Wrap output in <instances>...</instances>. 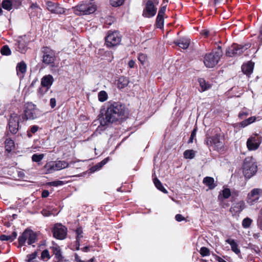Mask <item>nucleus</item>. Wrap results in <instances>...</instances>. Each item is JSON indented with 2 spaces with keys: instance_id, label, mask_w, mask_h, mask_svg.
I'll list each match as a JSON object with an SVG mask.
<instances>
[{
  "instance_id": "nucleus-1",
  "label": "nucleus",
  "mask_w": 262,
  "mask_h": 262,
  "mask_svg": "<svg viewBox=\"0 0 262 262\" xmlns=\"http://www.w3.org/2000/svg\"><path fill=\"white\" fill-rule=\"evenodd\" d=\"M127 115L125 106L119 102H109L104 114L100 119V125H108L116 122L122 121Z\"/></svg>"
},
{
  "instance_id": "nucleus-2",
  "label": "nucleus",
  "mask_w": 262,
  "mask_h": 262,
  "mask_svg": "<svg viewBox=\"0 0 262 262\" xmlns=\"http://www.w3.org/2000/svg\"><path fill=\"white\" fill-rule=\"evenodd\" d=\"M77 15H88L94 13L96 10V6L91 3H82L71 9Z\"/></svg>"
},
{
  "instance_id": "nucleus-3",
  "label": "nucleus",
  "mask_w": 262,
  "mask_h": 262,
  "mask_svg": "<svg viewBox=\"0 0 262 262\" xmlns=\"http://www.w3.org/2000/svg\"><path fill=\"white\" fill-rule=\"evenodd\" d=\"M206 143L207 146L219 152L224 150L225 143L219 134L206 138Z\"/></svg>"
},
{
  "instance_id": "nucleus-4",
  "label": "nucleus",
  "mask_w": 262,
  "mask_h": 262,
  "mask_svg": "<svg viewBox=\"0 0 262 262\" xmlns=\"http://www.w3.org/2000/svg\"><path fill=\"white\" fill-rule=\"evenodd\" d=\"M257 170L256 162L252 157H247L245 159L243 165V173L246 178L250 179L254 175Z\"/></svg>"
},
{
  "instance_id": "nucleus-5",
  "label": "nucleus",
  "mask_w": 262,
  "mask_h": 262,
  "mask_svg": "<svg viewBox=\"0 0 262 262\" xmlns=\"http://www.w3.org/2000/svg\"><path fill=\"white\" fill-rule=\"evenodd\" d=\"M18 241V247L25 246L26 242L31 245L37 241V235L32 230L26 229L19 236Z\"/></svg>"
},
{
  "instance_id": "nucleus-6",
  "label": "nucleus",
  "mask_w": 262,
  "mask_h": 262,
  "mask_svg": "<svg viewBox=\"0 0 262 262\" xmlns=\"http://www.w3.org/2000/svg\"><path fill=\"white\" fill-rule=\"evenodd\" d=\"M222 55L221 48L219 47L217 51L206 54L204 57V63L205 66L209 68L214 67L218 63L220 57Z\"/></svg>"
},
{
  "instance_id": "nucleus-7",
  "label": "nucleus",
  "mask_w": 262,
  "mask_h": 262,
  "mask_svg": "<svg viewBox=\"0 0 262 262\" xmlns=\"http://www.w3.org/2000/svg\"><path fill=\"white\" fill-rule=\"evenodd\" d=\"M250 47L249 44H246L245 45H240L236 43H233L231 47H229L226 52L227 56L232 57L241 55L245 51L248 49Z\"/></svg>"
},
{
  "instance_id": "nucleus-8",
  "label": "nucleus",
  "mask_w": 262,
  "mask_h": 262,
  "mask_svg": "<svg viewBox=\"0 0 262 262\" xmlns=\"http://www.w3.org/2000/svg\"><path fill=\"white\" fill-rule=\"evenodd\" d=\"M24 115L27 120L34 119L39 116V110L36 108V105L32 102H28L25 104Z\"/></svg>"
},
{
  "instance_id": "nucleus-9",
  "label": "nucleus",
  "mask_w": 262,
  "mask_h": 262,
  "mask_svg": "<svg viewBox=\"0 0 262 262\" xmlns=\"http://www.w3.org/2000/svg\"><path fill=\"white\" fill-rule=\"evenodd\" d=\"M20 116L16 113L11 114L8 120V134H16L19 129V121Z\"/></svg>"
},
{
  "instance_id": "nucleus-10",
  "label": "nucleus",
  "mask_w": 262,
  "mask_h": 262,
  "mask_svg": "<svg viewBox=\"0 0 262 262\" xmlns=\"http://www.w3.org/2000/svg\"><path fill=\"white\" fill-rule=\"evenodd\" d=\"M69 164L66 161H58L55 162L48 163L45 166L47 173H50L53 171L59 170L68 167Z\"/></svg>"
},
{
  "instance_id": "nucleus-11",
  "label": "nucleus",
  "mask_w": 262,
  "mask_h": 262,
  "mask_svg": "<svg viewBox=\"0 0 262 262\" xmlns=\"http://www.w3.org/2000/svg\"><path fill=\"white\" fill-rule=\"evenodd\" d=\"M261 142V137L257 134H253L247 140V147L249 150H255L259 147Z\"/></svg>"
},
{
  "instance_id": "nucleus-12",
  "label": "nucleus",
  "mask_w": 262,
  "mask_h": 262,
  "mask_svg": "<svg viewBox=\"0 0 262 262\" xmlns=\"http://www.w3.org/2000/svg\"><path fill=\"white\" fill-rule=\"evenodd\" d=\"M53 236L58 239H64L67 234V228L61 224H56L52 229Z\"/></svg>"
},
{
  "instance_id": "nucleus-13",
  "label": "nucleus",
  "mask_w": 262,
  "mask_h": 262,
  "mask_svg": "<svg viewBox=\"0 0 262 262\" xmlns=\"http://www.w3.org/2000/svg\"><path fill=\"white\" fill-rule=\"evenodd\" d=\"M106 45L109 47H113L118 45L121 41V36L117 31L109 32L105 38Z\"/></svg>"
},
{
  "instance_id": "nucleus-14",
  "label": "nucleus",
  "mask_w": 262,
  "mask_h": 262,
  "mask_svg": "<svg viewBox=\"0 0 262 262\" xmlns=\"http://www.w3.org/2000/svg\"><path fill=\"white\" fill-rule=\"evenodd\" d=\"M261 197H262V189L254 188L247 195V203L250 205H253Z\"/></svg>"
},
{
  "instance_id": "nucleus-15",
  "label": "nucleus",
  "mask_w": 262,
  "mask_h": 262,
  "mask_svg": "<svg viewBox=\"0 0 262 262\" xmlns=\"http://www.w3.org/2000/svg\"><path fill=\"white\" fill-rule=\"evenodd\" d=\"M43 52V62L46 64L52 66L55 59V53L52 50L48 47L44 48Z\"/></svg>"
},
{
  "instance_id": "nucleus-16",
  "label": "nucleus",
  "mask_w": 262,
  "mask_h": 262,
  "mask_svg": "<svg viewBox=\"0 0 262 262\" xmlns=\"http://www.w3.org/2000/svg\"><path fill=\"white\" fill-rule=\"evenodd\" d=\"M46 6L48 10L52 13L62 14L66 11V9L62 7L59 4L51 1L47 2L46 3Z\"/></svg>"
},
{
  "instance_id": "nucleus-17",
  "label": "nucleus",
  "mask_w": 262,
  "mask_h": 262,
  "mask_svg": "<svg viewBox=\"0 0 262 262\" xmlns=\"http://www.w3.org/2000/svg\"><path fill=\"white\" fill-rule=\"evenodd\" d=\"M157 12L153 2L151 0H148L145 4V7L143 11V16L146 17L154 16Z\"/></svg>"
},
{
  "instance_id": "nucleus-18",
  "label": "nucleus",
  "mask_w": 262,
  "mask_h": 262,
  "mask_svg": "<svg viewBox=\"0 0 262 262\" xmlns=\"http://www.w3.org/2000/svg\"><path fill=\"white\" fill-rule=\"evenodd\" d=\"M21 4L20 0H3L1 4V7L10 11L12 9H17Z\"/></svg>"
},
{
  "instance_id": "nucleus-19",
  "label": "nucleus",
  "mask_w": 262,
  "mask_h": 262,
  "mask_svg": "<svg viewBox=\"0 0 262 262\" xmlns=\"http://www.w3.org/2000/svg\"><path fill=\"white\" fill-rule=\"evenodd\" d=\"M54 81V78L51 75H45L41 79V85L46 89V91L47 92L53 84Z\"/></svg>"
},
{
  "instance_id": "nucleus-20",
  "label": "nucleus",
  "mask_w": 262,
  "mask_h": 262,
  "mask_svg": "<svg viewBox=\"0 0 262 262\" xmlns=\"http://www.w3.org/2000/svg\"><path fill=\"white\" fill-rule=\"evenodd\" d=\"M28 11L31 18L35 17L40 18L42 15L41 9L36 3H32Z\"/></svg>"
},
{
  "instance_id": "nucleus-21",
  "label": "nucleus",
  "mask_w": 262,
  "mask_h": 262,
  "mask_svg": "<svg viewBox=\"0 0 262 262\" xmlns=\"http://www.w3.org/2000/svg\"><path fill=\"white\" fill-rule=\"evenodd\" d=\"M28 42L25 38H19L17 43L15 44V49L21 53H25L27 50Z\"/></svg>"
},
{
  "instance_id": "nucleus-22",
  "label": "nucleus",
  "mask_w": 262,
  "mask_h": 262,
  "mask_svg": "<svg viewBox=\"0 0 262 262\" xmlns=\"http://www.w3.org/2000/svg\"><path fill=\"white\" fill-rule=\"evenodd\" d=\"M17 75L22 78L24 77V75L27 70V64L24 61L17 63L16 68Z\"/></svg>"
},
{
  "instance_id": "nucleus-23",
  "label": "nucleus",
  "mask_w": 262,
  "mask_h": 262,
  "mask_svg": "<svg viewBox=\"0 0 262 262\" xmlns=\"http://www.w3.org/2000/svg\"><path fill=\"white\" fill-rule=\"evenodd\" d=\"M5 234L1 235V241L12 242L16 238L17 233L14 230L11 232L5 231Z\"/></svg>"
},
{
  "instance_id": "nucleus-24",
  "label": "nucleus",
  "mask_w": 262,
  "mask_h": 262,
  "mask_svg": "<svg viewBox=\"0 0 262 262\" xmlns=\"http://www.w3.org/2000/svg\"><path fill=\"white\" fill-rule=\"evenodd\" d=\"M190 42V40L188 38H182L176 41L174 43L183 49H186L188 48Z\"/></svg>"
},
{
  "instance_id": "nucleus-25",
  "label": "nucleus",
  "mask_w": 262,
  "mask_h": 262,
  "mask_svg": "<svg viewBox=\"0 0 262 262\" xmlns=\"http://www.w3.org/2000/svg\"><path fill=\"white\" fill-rule=\"evenodd\" d=\"M129 82V81L127 78L121 76L117 80V86L120 90L123 89L128 85Z\"/></svg>"
},
{
  "instance_id": "nucleus-26",
  "label": "nucleus",
  "mask_w": 262,
  "mask_h": 262,
  "mask_svg": "<svg viewBox=\"0 0 262 262\" xmlns=\"http://www.w3.org/2000/svg\"><path fill=\"white\" fill-rule=\"evenodd\" d=\"M226 243L229 244L231 246V250L236 254L241 253V250L238 248V245L234 239L228 238L226 239Z\"/></svg>"
},
{
  "instance_id": "nucleus-27",
  "label": "nucleus",
  "mask_w": 262,
  "mask_h": 262,
  "mask_svg": "<svg viewBox=\"0 0 262 262\" xmlns=\"http://www.w3.org/2000/svg\"><path fill=\"white\" fill-rule=\"evenodd\" d=\"M254 64L252 62H249L245 64H243L242 67L243 72L247 75H250L253 70Z\"/></svg>"
},
{
  "instance_id": "nucleus-28",
  "label": "nucleus",
  "mask_w": 262,
  "mask_h": 262,
  "mask_svg": "<svg viewBox=\"0 0 262 262\" xmlns=\"http://www.w3.org/2000/svg\"><path fill=\"white\" fill-rule=\"evenodd\" d=\"M203 183L209 187L210 189L215 188L216 185L214 183V179L212 177H206L203 179Z\"/></svg>"
},
{
  "instance_id": "nucleus-29",
  "label": "nucleus",
  "mask_w": 262,
  "mask_h": 262,
  "mask_svg": "<svg viewBox=\"0 0 262 262\" xmlns=\"http://www.w3.org/2000/svg\"><path fill=\"white\" fill-rule=\"evenodd\" d=\"M53 254L55 255V261L56 262H59L62 259L61 252L59 247H53L52 248Z\"/></svg>"
},
{
  "instance_id": "nucleus-30",
  "label": "nucleus",
  "mask_w": 262,
  "mask_h": 262,
  "mask_svg": "<svg viewBox=\"0 0 262 262\" xmlns=\"http://www.w3.org/2000/svg\"><path fill=\"white\" fill-rule=\"evenodd\" d=\"M256 118L255 116L249 117L245 119L239 123V126L242 128L246 127L256 121Z\"/></svg>"
},
{
  "instance_id": "nucleus-31",
  "label": "nucleus",
  "mask_w": 262,
  "mask_h": 262,
  "mask_svg": "<svg viewBox=\"0 0 262 262\" xmlns=\"http://www.w3.org/2000/svg\"><path fill=\"white\" fill-rule=\"evenodd\" d=\"M245 208V203L244 201H240L238 203H236L235 204H234L231 209H233V210L235 212H241Z\"/></svg>"
},
{
  "instance_id": "nucleus-32",
  "label": "nucleus",
  "mask_w": 262,
  "mask_h": 262,
  "mask_svg": "<svg viewBox=\"0 0 262 262\" xmlns=\"http://www.w3.org/2000/svg\"><path fill=\"white\" fill-rule=\"evenodd\" d=\"M14 148V142L13 140L8 138L5 141V148L8 152H10Z\"/></svg>"
},
{
  "instance_id": "nucleus-33",
  "label": "nucleus",
  "mask_w": 262,
  "mask_h": 262,
  "mask_svg": "<svg viewBox=\"0 0 262 262\" xmlns=\"http://www.w3.org/2000/svg\"><path fill=\"white\" fill-rule=\"evenodd\" d=\"M154 183L155 186L157 188V189H158L160 191H162L165 193H167L168 192L166 189L163 186L162 184L158 179V178H155L154 179Z\"/></svg>"
},
{
  "instance_id": "nucleus-34",
  "label": "nucleus",
  "mask_w": 262,
  "mask_h": 262,
  "mask_svg": "<svg viewBox=\"0 0 262 262\" xmlns=\"http://www.w3.org/2000/svg\"><path fill=\"white\" fill-rule=\"evenodd\" d=\"M76 245L78 246H80V243L81 242V238H83V232L82 229L80 228H77L76 231Z\"/></svg>"
},
{
  "instance_id": "nucleus-35",
  "label": "nucleus",
  "mask_w": 262,
  "mask_h": 262,
  "mask_svg": "<svg viewBox=\"0 0 262 262\" xmlns=\"http://www.w3.org/2000/svg\"><path fill=\"white\" fill-rule=\"evenodd\" d=\"M98 98L99 101L103 102L108 99V95L105 91H101L98 94Z\"/></svg>"
},
{
  "instance_id": "nucleus-36",
  "label": "nucleus",
  "mask_w": 262,
  "mask_h": 262,
  "mask_svg": "<svg viewBox=\"0 0 262 262\" xmlns=\"http://www.w3.org/2000/svg\"><path fill=\"white\" fill-rule=\"evenodd\" d=\"M195 151L192 149H188L184 152V157L185 159H192L194 157Z\"/></svg>"
},
{
  "instance_id": "nucleus-37",
  "label": "nucleus",
  "mask_w": 262,
  "mask_h": 262,
  "mask_svg": "<svg viewBox=\"0 0 262 262\" xmlns=\"http://www.w3.org/2000/svg\"><path fill=\"white\" fill-rule=\"evenodd\" d=\"M199 82L203 91H204L210 88V85L208 83H207L203 78H200L199 79Z\"/></svg>"
},
{
  "instance_id": "nucleus-38",
  "label": "nucleus",
  "mask_w": 262,
  "mask_h": 262,
  "mask_svg": "<svg viewBox=\"0 0 262 262\" xmlns=\"http://www.w3.org/2000/svg\"><path fill=\"white\" fill-rule=\"evenodd\" d=\"M252 220L249 218L246 217L242 221V226L244 228H248L250 227Z\"/></svg>"
},
{
  "instance_id": "nucleus-39",
  "label": "nucleus",
  "mask_w": 262,
  "mask_h": 262,
  "mask_svg": "<svg viewBox=\"0 0 262 262\" xmlns=\"http://www.w3.org/2000/svg\"><path fill=\"white\" fill-rule=\"evenodd\" d=\"M11 53V51L7 45L4 46L1 48V54L3 55L8 56L10 55Z\"/></svg>"
},
{
  "instance_id": "nucleus-40",
  "label": "nucleus",
  "mask_w": 262,
  "mask_h": 262,
  "mask_svg": "<svg viewBox=\"0 0 262 262\" xmlns=\"http://www.w3.org/2000/svg\"><path fill=\"white\" fill-rule=\"evenodd\" d=\"M44 157V155L41 154H34L32 156V160L33 162H39L41 161Z\"/></svg>"
},
{
  "instance_id": "nucleus-41",
  "label": "nucleus",
  "mask_w": 262,
  "mask_h": 262,
  "mask_svg": "<svg viewBox=\"0 0 262 262\" xmlns=\"http://www.w3.org/2000/svg\"><path fill=\"white\" fill-rule=\"evenodd\" d=\"M37 255V252H34L30 254H28L26 257V261L27 262H34L35 259L36 258Z\"/></svg>"
},
{
  "instance_id": "nucleus-42",
  "label": "nucleus",
  "mask_w": 262,
  "mask_h": 262,
  "mask_svg": "<svg viewBox=\"0 0 262 262\" xmlns=\"http://www.w3.org/2000/svg\"><path fill=\"white\" fill-rule=\"evenodd\" d=\"M156 23L158 28H161L163 27L164 23V16H161L158 15L156 19Z\"/></svg>"
},
{
  "instance_id": "nucleus-43",
  "label": "nucleus",
  "mask_w": 262,
  "mask_h": 262,
  "mask_svg": "<svg viewBox=\"0 0 262 262\" xmlns=\"http://www.w3.org/2000/svg\"><path fill=\"white\" fill-rule=\"evenodd\" d=\"M38 126L37 125H33L31 127L30 130L27 132V135L29 138L32 136V134H35L38 130Z\"/></svg>"
},
{
  "instance_id": "nucleus-44",
  "label": "nucleus",
  "mask_w": 262,
  "mask_h": 262,
  "mask_svg": "<svg viewBox=\"0 0 262 262\" xmlns=\"http://www.w3.org/2000/svg\"><path fill=\"white\" fill-rule=\"evenodd\" d=\"M124 0H110V4L113 7H118L122 5Z\"/></svg>"
},
{
  "instance_id": "nucleus-45",
  "label": "nucleus",
  "mask_w": 262,
  "mask_h": 262,
  "mask_svg": "<svg viewBox=\"0 0 262 262\" xmlns=\"http://www.w3.org/2000/svg\"><path fill=\"white\" fill-rule=\"evenodd\" d=\"M200 253L203 257L210 255L209 250L205 247H203L201 248Z\"/></svg>"
},
{
  "instance_id": "nucleus-46",
  "label": "nucleus",
  "mask_w": 262,
  "mask_h": 262,
  "mask_svg": "<svg viewBox=\"0 0 262 262\" xmlns=\"http://www.w3.org/2000/svg\"><path fill=\"white\" fill-rule=\"evenodd\" d=\"M249 115L248 111L244 109L239 113L238 117L240 119H243L249 116Z\"/></svg>"
},
{
  "instance_id": "nucleus-47",
  "label": "nucleus",
  "mask_w": 262,
  "mask_h": 262,
  "mask_svg": "<svg viewBox=\"0 0 262 262\" xmlns=\"http://www.w3.org/2000/svg\"><path fill=\"white\" fill-rule=\"evenodd\" d=\"M231 195V192L229 189L225 188L223 190V196L224 199H228Z\"/></svg>"
},
{
  "instance_id": "nucleus-48",
  "label": "nucleus",
  "mask_w": 262,
  "mask_h": 262,
  "mask_svg": "<svg viewBox=\"0 0 262 262\" xmlns=\"http://www.w3.org/2000/svg\"><path fill=\"white\" fill-rule=\"evenodd\" d=\"M146 59V56L144 54L140 53L138 55V60L143 64Z\"/></svg>"
},
{
  "instance_id": "nucleus-49",
  "label": "nucleus",
  "mask_w": 262,
  "mask_h": 262,
  "mask_svg": "<svg viewBox=\"0 0 262 262\" xmlns=\"http://www.w3.org/2000/svg\"><path fill=\"white\" fill-rule=\"evenodd\" d=\"M41 257L43 259L46 258L49 259L50 258L49 251L47 250H43L41 253Z\"/></svg>"
},
{
  "instance_id": "nucleus-50",
  "label": "nucleus",
  "mask_w": 262,
  "mask_h": 262,
  "mask_svg": "<svg viewBox=\"0 0 262 262\" xmlns=\"http://www.w3.org/2000/svg\"><path fill=\"white\" fill-rule=\"evenodd\" d=\"M196 128H194L191 133L189 141H188L189 143L193 142V138L196 136Z\"/></svg>"
},
{
  "instance_id": "nucleus-51",
  "label": "nucleus",
  "mask_w": 262,
  "mask_h": 262,
  "mask_svg": "<svg viewBox=\"0 0 262 262\" xmlns=\"http://www.w3.org/2000/svg\"><path fill=\"white\" fill-rule=\"evenodd\" d=\"M104 165L101 164V162H99L95 165L92 168L94 171L98 170L100 169Z\"/></svg>"
},
{
  "instance_id": "nucleus-52",
  "label": "nucleus",
  "mask_w": 262,
  "mask_h": 262,
  "mask_svg": "<svg viewBox=\"0 0 262 262\" xmlns=\"http://www.w3.org/2000/svg\"><path fill=\"white\" fill-rule=\"evenodd\" d=\"M175 219L178 222H181L185 220V219L180 214H178L175 216Z\"/></svg>"
},
{
  "instance_id": "nucleus-53",
  "label": "nucleus",
  "mask_w": 262,
  "mask_h": 262,
  "mask_svg": "<svg viewBox=\"0 0 262 262\" xmlns=\"http://www.w3.org/2000/svg\"><path fill=\"white\" fill-rule=\"evenodd\" d=\"M51 185L53 186H58L59 185H62L63 184V182L61 181H56L51 182Z\"/></svg>"
},
{
  "instance_id": "nucleus-54",
  "label": "nucleus",
  "mask_w": 262,
  "mask_h": 262,
  "mask_svg": "<svg viewBox=\"0 0 262 262\" xmlns=\"http://www.w3.org/2000/svg\"><path fill=\"white\" fill-rule=\"evenodd\" d=\"M165 11H166V6L162 7L159 11L158 15L161 16H164Z\"/></svg>"
},
{
  "instance_id": "nucleus-55",
  "label": "nucleus",
  "mask_w": 262,
  "mask_h": 262,
  "mask_svg": "<svg viewBox=\"0 0 262 262\" xmlns=\"http://www.w3.org/2000/svg\"><path fill=\"white\" fill-rule=\"evenodd\" d=\"M75 259L77 262H94V259L92 258L86 261L81 260L80 259L79 257L77 254L75 255Z\"/></svg>"
},
{
  "instance_id": "nucleus-56",
  "label": "nucleus",
  "mask_w": 262,
  "mask_h": 262,
  "mask_svg": "<svg viewBox=\"0 0 262 262\" xmlns=\"http://www.w3.org/2000/svg\"><path fill=\"white\" fill-rule=\"evenodd\" d=\"M50 105H51V107L54 108L55 106L56 103V101L55 98H51L50 99Z\"/></svg>"
},
{
  "instance_id": "nucleus-57",
  "label": "nucleus",
  "mask_w": 262,
  "mask_h": 262,
  "mask_svg": "<svg viewBox=\"0 0 262 262\" xmlns=\"http://www.w3.org/2000/svg\"><path fill=\"white\" fill-rule=\"evenodd\" d=\"M41 213L44 216H49L51 214V213L50 211L45 209L42 210Z\"/></svg>"
},
{
  "instance_id": "nucleus-58",
  "label": "nucleus",
  "mask_w": 262,
  "mask_h": 262,
  "mask_svg": "<svg viewBox=\"0 0 262 262\" xmlns=\"http://www.w3.org/2000/svg\"><path fill=\"white\" fill-rule=\"evenodd\" d=\"M49 192L48 190H44L42 191V193H41V196L42 198H47L49 196Z\"/></svg>"
},
{
  "instance_id": "nucleus-59",
  "label": "nucleus",
  "mask_w": 262,
  "mask_h": 262,
  "mask_svg": "<svg viewBox=\"0 0 262 262\" xmlns=\"http://www.w3.org/2000/svg\"><path fill=\"white\" fill-rule=\"evenodd\" d=\"M47 92L46 91V89L43 88V87L42 88H39L38 90V93L40 95H43L45 93H46Z\"/></svg>"
},
{
  "instance_id": "nucleus-60",
  "label": "nucleus",
  "mask_w": 262,
  "mask_h": 262,
  "mask_svg": "<svg viewBox=\"0 0 262 262\" xmlns=\"http://www.w3.org/2000/svg\"><path fill=\"white\" fill-rule=\"evenodd\" d=\"M215 259L216 260H217L219 262H227L224 259H223L222 258H221V257H220L217 255L215 256Z\"/></svg>"
},
{
  "instance_id": "nucleus-61",
  "label": "nucleus",
  "mask_w": 262,
  "mask_h": 262,
  "mask_svg": "<svg viewBox=\"0 0 262 262\" xmlns=\"http://www.w3.org/2000/svg\"><path fill=\"white\" fill-rule=\"evenodd\" d=\"M128 66L130 68H133L135 66V62L133 60H130L129 62H128Z\"/></svg>"
},
{
  "instance_id": "nucleus-62",
  "label": "nucleus",
  "mask_w": 262,
  "mask_h": 262,
  "mask_svg": "<svg viewBox=\"0 0 262 262\" xmlns=\"http://www.w3.org/2000/svg\"><path fill=\"white\" fill-rule=\"evenodd\" d=\"M113 18L112 17L109 16L107 18L106 22L108 25H111L113 22Z\"/></svg>"
},
{
  "instance_id": "nucleus-63",
  "label": "nucleus",
  "mask_w": 262,
  "mask_h": 262,
  "mask_svg": "<svg viewBox=\"0 0 262 262\" xmlns=\"http://www.w3.org/2000/svg\"><path fill=\"white\" fill-rule=\"evenodd\" d=\"M258 38L262 42V25L261 26L260 29H259V34L258 36Z\"/></svg>"
},
{
  "instance_id": "nucleus-64",
  "label": "nucleus",
  "mask_w": 262,
  "mask_h": 262,
  "mask_svg": "<svg viewBox=\"0 0 262 262\" xmlns=\"http://www.w3.org/2000/svg\"><path fill=\"white\" fill-rule=\"evenodd\" d=\"M109 160V158L107 157V158H105L104 160H103L101 162V164L103 165H104L105 164L107 163V162Z\"/></svg>"
}]
</instances>
